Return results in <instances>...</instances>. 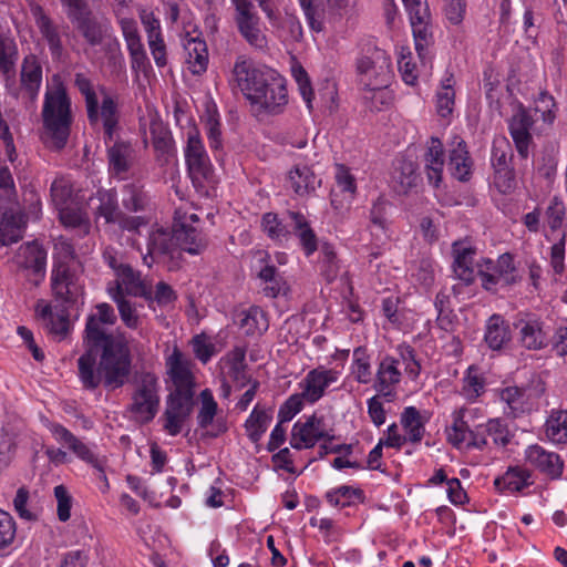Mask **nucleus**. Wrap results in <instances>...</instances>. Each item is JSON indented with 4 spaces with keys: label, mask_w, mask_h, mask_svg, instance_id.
I'll list each match as a JSON object with an SVG mask.
<instances>
[{
    "label": "nucleus",
    "mask_w": 567,
    "mask_h": 567,
    "mask_svg": "<svg viewBox=\"0 0 567 567\" xmlns=\"http://www.w3.org/2000/svg\"><path fill=\"white\" fill-rule=\"evenodd\" d=\"M239 327L246 336H261L268 330L269 322L265 311L257 306L243 310L239 315Z\"/></svg>",
    "instance_id": "obj_38"
},
{
    "label": "nucleus",
    "mask_w": 567,
    "mask_h": 567,
    "mask_svg": "<svg viewBox=\"0 0 567 567\" xmlns=\"http://www.w3.org/2000/svg\"><path fill=\"white\" fill-rule=\"evenodd\" d=\"M327 502L334 507L352 506L355 503H364L365 494L359 487L342 485L326 493Z\"/></svg>",
    "instance_id": "obj_41"
},
{
    "label": "nucleus",
    "mask_w": 567,
    "mask_h": 567,
    "mask_svg": "<svg viewBox=\"0 0 567 567\" xmlns=\"http://www.w3.org/2000/svg\"><path fill=\"white\" fill-rule=\"evenodd\" d=\"M177 254L176 237L174 228L172 230L158 227L150 233L147 240V254L143 256V261L148 267L162 257L174 258Z\"/></svg>",
    "instance_id": "obj_22"
},
{
    "label": "nucleus",
    "mask_w": 567,
    "mask_h": 567,
    "mask_svg": "<svg viewBox=\"0 0 567 567\" xmlns=\"http://www.w3.org/2000/svg\"><path fill=\"white\" fill-rule=\"evenodd\" d=\"M351 373L358 383L369 384L372 381L371 358L365 347L353 350Z\"/></svg>",
    "instance_id": "obj_47"
},
{
    "label": "nucleus",
    "mask_w": 567,
    "mask_h": 567,
    "mask_svg": "<svg viewBox=\"0 0 567 567\" xmlns=\"http://www.w3.org/2000/svg\"><path fill=\"white\" fill-rule=\"evenodd\" d=\"M194 388H174L168 394L163 414L164 430L172 436L182 432L184 422L190 416L195 405Z\"/></svg>",
    "instance_id": "obj_11"
},
{
    "label": "nucleus",
    "mask_w": 567,
    "mask_h": 567,
    "mask_svg": "<svg viewBox=\"0 0 567 567\" xmlns=\"http://www.w3.org/2000/svg\"><path fill=\"white\" fill-rule=\"evenodd\" d=\"M546 436L554 443H567V411L553 413L545 424Z\"/></svg>",
    "instance_id": "obj_52"
},
{
    "label": "nucleus",
    "mask_w": 567,
    "mask_h": 567,
    "mask_svg": "<svg viewBox=\"0 0 567 567\" xmlns=\"http://www.w3.org/2000/svg\"><path fill=\"white\" fill-rule=\"evenodd\" d=\"M339 379V372L333 369H327L323 365L308 371L306 377L299 382L302 396L307 403L315 404L326 394V390Z\"/></svg>",
    "instance_id": "obj_17"
},
{
    "label": "nucleus",
    "mask_w": 567,
    "mask_h": 567,
    "mask_svg": "<svg viewBox=\"0 0 567 567\" xmlns=\"http://www.w3.org/2000/svg\"><path fill=\"white\" fill-rule=\"evenodd\" d=\"M519 329V342L527 350H542L547 347L548 338L544 331V321L535 315L522 318L515 324Z\"/></svg>",
    "instance_id": "obj_23"
},
{
    "label": "nucleus",
    "mask_w": 567,
    "mask_h": 567,
    "mask_svg": "<svg viewBox=\"0 0 567 567\" xmlns=\"http://www.w3.org/2000/svg\"><path fill=\"white\" fill-rule=\"evenodd\" d=\"M19 269L28 271V279L38 286L45 276L47 250L37 240L22 244L13 258Z\"/></svg>",
    "instance_id": "obj_15"
},
{
    "label": "nucleus",
    "mask_w": 567,
    "mask_h": 567,
    "mask_svg": "<svg viewBox=\"0 0 567 567\" xmlns=\"http://www.w3.org/2000/svg\"><path fill=\"white\" fill-rule=\"evenodd\" d=\"M22 233L16 217L4 215L0 220V247L18 243L23 236Z\"/></svg>",
    "instance_id": "obj_61"
},
{
    "label": "nucleus",
    "mask_w": 567,
    "mask_h": 567,
    "mask_svg": "<svg viewBox=\"0 0 567 567\" xmlns=\"http://www.w3.org/2000/svg\"><path fill=\"white\" fill-rule=\"evenodd\" d=\"M186 62L193 74L199 75L207 70L208 51L206 42L199 38H189L184 42Z\"/></svg>",
    "instance_id": "obj_37"
},
{
    "label": "nucleus",
    "mask_w": 567,
    "mask_h": 567,
    "mask_svg": "<svg viewBox=\"0 0 567 567\" xmlns=\"http://www.w3.org/2000/svg\"><path fill=\"white\" fill-rule=\"evenodd\" d=\"M414 37L415 50L420 58H424L427 48L433 43L432 27L430 20L411 23Z\"/></svg>",
    "instance_id": "obj_59"
},
{
    "label": "nucleus",
    "mask_w": 567,
    "mask_h": 567,
    "mask_svg": "<svg viewBox=\"0 0 567 567\" xmlns=\"http://www.w3.org/2000/svg\"><path fill=\"white\" fill-rule=\"evenodd\" d=\"M177 254L186 251L190 255H199L207 247V241L199 230L185 223H174Z\"/></svg>",
    "instance_id": "obj_30"
},
{
    "label": "nucleus",
    "mask_w": 567,
    "mask_h": 567,
    "mask_svg": "<svg viewBox=\"0 0 567 567\" xmlns=\"http://www.w3.org/2000/svg\"><path fill=\"white\" fill-rule=\"evenodd\" d=\"M391 58L374 43L364 44L354 61L355 82L360 90L386 87L392 78Z\"/></svg>",
    "instance_id": "obj_4"
},
{
    "label": "nucleus",
    "mask_w": 567,
    "mask_h": 567,
    "mask_svg": "<svg viewBox=\"0 0 567 567\" xmlns=\"http://www.w3.org/2000/svg\"><path fill=\"white\" fill-rule=\"evenodd\" d=\"M424 172L427 182L433 187H440L443 179V169L445 165L444 145L439 137L432 136L426 142V151L424 153Z\"/></svg>",
    "instance_id": "obj_24"
},
{
    "label": "nucleus",
    "mask_w": 567,
    "mask_h": 567,
    "mask_svg": "<svg viewBox=\"0 0 567 567\" xmlns=\"http://www.w3.org/2000/svg\"><path fill=\"white\" fill-rule=\"evenodd\" d=\"M109 174L120 181L126 179L135 163V150L133 145L123 140H117L113 145H107Z\"/></svg>",
    "instance_id": "obj_21"
},
{
    "label": "nucleus",
    "mask_w": 567,
    "mask_h": 567,
    "mask_svg": "<svg viewBox=\"0 0 567 567\" xmlns=\"http://www.w3.org/2000/svg\"><path fill=\"white\" fill-rule=\"evenodd\" d=\"M74 25L90 45L96 47L103 42L105 28L93 13Z\"/></svg>",
    "instance_id": "obj_49"
},
{
    "label": "nucleus",
    "mask_w": 567,
    "mask_h": 567,
    "mask_svg": "<svg viewBox=\"0 0 567 567\" xmlns=\"http://www.w3.org/2000/svg\"><path fill=\"white\" fill-rule=\"evenodd\" d=\"M416 169V164L413 161L404 157L396 158L393 164L391 183L398 194H406L416 186L419 181Z\"/></svg>",
    "instance_id": "obj_32"
},
{
    "label": "nucleus",
    "mask_w": 567,
    "mask_h": 567,
    "mask_svg": "<svg viewBox=\"0 0 567 567\" xmlns=\"http://www.w3.org/2000/svg\"><path fill=\"white\" fill-rule=\"evenodd\" d=\"M196 420L199 429L206 431V436L218 437L228 431L227 420L218 415V404L208 389L200 392Z\"/></svg>",
    "instance_id": "obj_19"
},
{
    "label": "nucleus",
    "mask_w": 567,
    "mask_h": 567,
    "mask_svg": "<svg viewBox=\"0 0 567 567\" xmlns=\"http://www.w3.org/2000/svg\"><path fill=\"white\" fill-rule=\"evenodd\" d=\"M288 184L293 193L300 197L309 196L321 185L318 177L308 165H297L288 174Z\"/></svg>",
    "instance_id": "obj_33"
},
{
    "label": "nucleus",
    "mask_w": 567,
    "mask_h": 567,
    "mask_svg": "<svg viewBox=\"0 0 567 567\" xmlns=\"http://www.w3.org/2000/svg\"><path fill=\"white\" fill-rule=\"evenodd\" d=\"M402 380V372L399 369V359L384 354L379 359L373 389L379 395L385 398L389 402L396 395V386Z\"/></svg>",
    "instance_id": "obj_18"
},
{
    "label": "nucleus",
    "mask_w": 567,
    "mask_h": 567,
    "mask_svg": "<svg viewBox=\"0 0 567 567\" xmlns=\"http://www.w3.org/2000/svg\"><path fill=\"white\" fill-rule=\"evenodd\" d=\"M247 102L258 114L277 115L282 113L288 104L286 79L276 70L270 69L260 89Z\"/></svg>",
    "instance_id": "obj_6"
},
{
    "label": "nucleus",
    "mask_w": 567,
    "mask_h": 567,
    "mask_svg": "<svg viewBox=\"0 0 567 567\" xmlns=\"http://www.w3.org/2000/svg\"><path fill=\"white\" fill-rule=\"evenodd\" d=\"M184 154L193 185L196 188H204L212 184L214 182V167L196 127H192L187 132V144Z\"/></svg>",
    "instance_id": "obj_8"
},
{
    "label": "nucleus",
    "mask_w": 567,
    "mask_h": 567,
    "mask_svg": "<svg viewBox=\"0 0 567 567\" xmlns=\"http://www.w3.org/2000/svg\"><path fill=\"white\" fill-rule=\"evenodd\" d=\"M485 391V380L478 375L473 367L468 368L463 379L462 394L470 401L476 400Z\"/></svg>",
    "instance_id": "obj_60"
},
{
    "label": "nucleus",
    "mask_w": 567,
    "mask_h": 567,
    "mask_svg": "<svg viewBox=\"0 0 567 567\" xmlns=\"http://www.w3.org/2000/svg\"><path fill=\"white\" fill-rule=\"evenodd\" d=\"M271 420L272 416L269 412L261 410L256 405L244 425L248 439L252 443L257 444L266 433Z\"/></svg>",
    "instance_id": "obj_43"
},
{
    "label": "nucleus",
    "mask_w": 567,
    "mask_h": 567,
    "mask_svg": "<svg viewBox=\"0 0 567 567\" xmlns=\"http://www.w3.org/2000/svg\"><path fill=\"white\" fill-rule=\"evenodd\" d=\"M484 433L492 437L493 442L497 446H507L513 437L508 425L499 417L489 419L484 424Z\"/></svg>",
    "instance_id": "obj_55"
},
{
    "label": "nucleus",
    "mask_w": 567,
    "mask_h": 567,
    "mask_svg": "<svg viewBox=\"0 0 567 567\" xmlns=\"http://www.w3.org/2000/svg\"><path fill=\"white\" fill-rule=\"evenodd\" d=\"M332 441L334 435L324 427V419L316 413L306 417L305 422H296L292 426L290 445L295 450L311 449L318 441Z\"/></svg>",
    "instance_id": "obj_14"
},
{
    "label": "nucleus",
    "mask_w": 567,
    "mask_h": 567,
    "mask_svg": "<svg viewBox=\"0 0 567 567\" xmlns=\"http://www.w3.org/2000/svg\"><path fill=\"white\" fill-rule=\"evenodd\" d=\"M305 402L306 400L300 396V393L291 394L278 411L279 423L291 421L303 409Z\"/></svg>",
    "instance_id": "obj_64"
},
{
    "label": "nucleus",
    "mask_w": 567,
    "mask_h": 567,
    "mask_svg": "<svg viewBox=\"0 0 567 567\" xmlns=\"http://www.w3.org/2000/svg\"><path fill=\"white\" fill-rule=\"evenodd\" d=\"M159 391L161 384L155 373L141 371L135 374L127 410L136 421L147 424L155 419L161 405Z\"/></svg>",
    "instance_id": "obj_5"
},
{
    "label": "nucleus",
    "mask_w": 567,
    "mask_h": 567,
    "mask_svg": "<svg viewBox=\"0 0 567 567\" xmlns=\"http://www.w3.org/2000/svg\"><path fill=\"white\" fill-rule=\"evenodd\" d=\"M18 60V47L12 37L0 32V72L4 75L14 72Z\"/></svg>",
    "instance_id": "obj_50"
},
{
    "label": "nucleus",
    "mask_w": 567,
    "mask_h": 567,
    "mask_svg": "<svg viewBox=\"0 0 567 567\" xmlns=\"http://www.w3.org/2000/svg\"><path fill=\"white\" fill-rule=\"evenodd\" d=\"M31 12L41 35L48 44L60 35L58 27L53 23L41 6H33L31 8Z\"/></svg>",
    "instance_id": "obj_56"
},
{
    "label": "nucleus",
    "mask_w": 567,
    "mask_h": 567,
    "mask_svg": "<svg viewBox=\"0 0 567 567\" xmlns=\"http://www.w3.org/2000/svg\"><path fill=\"white\" fill-rule=\"evenodd\" d=\"M486 264V270L480 269L477 274L483 288L488 291H495L497 286L515 285L520 280L514 257L509 252L501 255L496 262L488 260Z\"/></svg>",
    "instance_id": "obj_12"
},
{
    "label": "nucleus",
    "mask_w": 567,
    "mask_h": 567,
    "mask_svg": "<svg viewBox=\"0 0 567 567\" xmlns=\"http://www.w3.org/2000/svg\"><path fill=\"white\" fill-rule=\"evenodd\" d=\"M102 104L99 106V117L103 122L104 142L113 141L114 134L120 124L118 95L110 94L104 86L100 87Z\"/></svg>",
    "instance_id": "obj_28"
},
{
    "label": "nucleus",
    "mask_w": 567,
    "mask_h": 567,
    "mask_svg": "<svg viewBox=\"0 0 567 567\" xmlns=\"http://www.w3.org/2000/svg\"><path fill=\"white\" fill-rule=\"evenodd\" d=\"M150 280L142 277L141 271L135 270L130 264L117 274L115 287L123 289V296L136 298L150 297Z\"/></svg>",
    "instance_id": "obj_31"
},
{
    "label": "nucleus",
    "mask_w": 567,
    "mask_h": 567,
    "mask_svg": "<svg viewBox=\"0 0 567 567\" xmlns=\"http://www.w3.org/2000/svg\"><path fill=\"white\" fill-rule=\"evenodd\" d=\"M545 383L538 378L524 386H506L501 390L499 399L505 403L504 413L512 419L529 414L538 406L540 396L545 393Z\"/></svg>",
    "instance_id": "obj_7"
},
{
    "label": "nucleus",
    "mask_w": 567,
    "mask_h": 567,
    "mask_svg": "<svg viewBox=\"0 0 567 567\" xmlns=\"http://www.w3.org/2000/svg\"><path fill=\"white\" fill-rule=\"evenodd\" d=\"M465 411L463 409L456 410L452 414V424L446 429L449 442L456 449H461L467 441L472 430L464 420Z\"/></svg>",
    "instance_id": "obj_51"
},
{
    "label": "nucleus",
    "mask_w": 567,
    "mask_h": 567,
    "mask_svg": "<svg viewBox=\"0 0 567 567\" xmlns=\"http://www.w3.org/2000/svg\"><path fill=\"white\" fill-rule=\"evenodd\" d=\"M47 427L55 441L70 450L78 458L90 464L100 472L104 471V463L100 460L97 454L90 447V445L75 436L70 430L55 422H49Z\"/></svg>",
    "instance_id": "obj_16"
},
{
    "label": "nucleus",
    "mask_w": 567,
    "mask_h": 567,
    "mask_svg": "<svg viewBox=\"0 0 567 567\" xmlns=\"http://www.w3.org/2000/svg\"><path fill=\"white\" fill-rule=\"evenodd\" d=\"M190 364V360L177 347H174L172 353L166 358L167 374L174 388H195Z\"/></svg>",
    "instance_id": "obj_27"
},
{
    "label": "nucleus",
    "mask_w": 567,
    "mask_h": 567,
    "mask_svg": "<svg viewBox=\"0 0 567 567\" xmlns=\"http://www.w3.org/2000/svg\"><path fill=\"white\" fill-rule=\"evenodd\" d=\"M235 13L234 21L243 39L255 50L265 51L268 38L261 29V19L252 0H230Z\"/></svg>",
    "instance_id": "obj_9"
},
{
    "label": "nucleus",
    "mask_w": 567,
    "mask_h": 567,
    "mask_svg": "<svg viewBox=\"0 0 567 567\" xmlns=\"http://www.w3.org/2000/svg\"><path fill=\"white\" fill-rule=\"evenodd\" d=\"M41 116L51 146L58 151L62 150L71 133L73 114L71 97L59 75H54L52 85L47 87Z\"/></svg>",
    "instance_id": "obj_3"
},
{
    "label": "nucleus",
    "mask_w": 567,
    "mask_h": 567,
    "mask_svg": "<svg viewBox=\"0 0 567 567\" xmlns=\"http://www.w3.org/2000/svg\"><path fill=\"white\" fill-rule=\"evenodd\" d=\"M455 106L454 76L452 73L445 74L435 93V111L436 114L450 124Z\"/></svg>",
    "instance_id": "obj_36"
},
{
    "label": "nucleus",
    "mask_w": 567,
    "mask_h": 567,
    "mask_svg": "<svg viewBox=\"0 0 567 567\" xmlns=\"http://www.w3.org/2000/svg\"><path fill=\"white\" fill-rule=\"evenodd\" d=\"M534 124V117L523 105H519L513 116L508 120L509 135L518 155L523 159H526L529 156V147L533 144V135L530 131Z\"/></svg>",
    "instance_id": "obj_20"
},
{
    "label": "nucleus",
    "mask_w": 567,
    "mask_h": 567,
    "mask_svg": "<svg viewBox=\"0 0 567 567\" xmlns=\"http://www.w3.org/2000/svg\"><path fill=\"white\" fill-rule=\"evenodd\" d=\"M396 352L399 354V362L402 361L404 364V370L408 377L412 381L417 380L421 374L422 367L420 360L417 359L415 349L412 346L403 342L396 347Z\"/></svg>",
    "instance_id": "obj_53"
},
{
    "label": "nucleus",
    "mask_w": 567,
    "mask_h": 567,
    "mask_svg": "<svg viewBox=\"0 0 567 567\" xmlns=\"http://www.w3.org/2000/svg\"><path fill=\"white\" fill-rule=\"evenodd\" d=\"M96 313L89 316L85 337L91 343L78 359V377L89 391L103 385L107 391L123 388L132 371V352L125 334L109 333L101 324H114L116 315L111 305H96Z\"/></svg>",
    "instance_id": "obj_1"
},
{
    "label": "nucleus",
    "mask_w": 567,
    "mask_h": 567,
    "mask_svg": "<svg viewBox=\"0 0 567 567\" xmlns=\"http://www.w3.org/2000/svg\"><path fill=\"white\" fill-rule=\"evenodd\" d=\"M150 196L140 183H127L122 189V205L125 209L138 213L148 207Z\"/></svg>",
    "instance_id": "obj_40"
},
{
    "label": "nucleus",
    "mask_w": 567,
    "mask_h": 567,
    "mask_svg": "<svg viewBox=\"0 0 567 567\" xmlns=\"http://www.w3.org/2000/svg\"><path fill=\"white\" fill-rule=\"evenodd\" d=\"M525 464L538 472L549 481H558L563 477L565 461L554 452L539 444L528 445L524 451Z\"/></svg>",
    "instance_id": "obj_13"
},
{
    "label": "nucleus",
    "mask_w": 567,
    "mask_h": 567,
    "mask_svg": "<svg viewBox=\"0 0 567 567\" xmlns=\"http://www.w3.org/2000/svg\"><path fill=\"white\" fill-rule=\"evenodd\" d=\"M271 68L257 65L251 59L239 55L228 78L229 87L234 93L240 92L246 101L260 89L265 76Z\"/></svg>",
    "instance_id": "obj_10"
},
{
    "label": "nucleus",
    "mask_w": 567,
    "mask_h": 567,
    "mask_svg": "<svg viewBox=\"0 0 567 567\" xmlns=\"http://www.w3.org/2000/svg\"><path fill=\"white\" fill-rule=\"evenodd\" d=\"M546 221L548 227L556 231L563 228L566 219V207L563 200L558 197L551 198L545 212Z\"/></svg>",
    "instance_id": "obj_62"
},
{
    "label": "nucleus",
    "mask_w": 567,
    "mask_h": 567,
    "mask_svg": "<svg viewBox=\"0 0 567 567\" xmlns=\"http://www.w3.org/2000/svg\"><path fill=\"white\" fill-rule=\"evenodd\" d=\"M305 19L313 32H321L324 29L326 4L322 0H298Z\"/></svg>",
    "instance_id": "obj_45"
},
{
    "label": "nucleus",
    "mask_w": 567,
    "mask_h": 567,
    "mask_svg": "<svg viewBox=\"0 0 567 567\" xmlns=\"http://www.w3.org/2000/svg\"><path fill=\"white\" fill-rule=\"evenodd\" d=\"M449 169L451 175L460 182H467L472 177L473 161L466 143L458 136L454 137L449 151Z\"/></svg>",
    "instance_id": "obj_25"
},
{
    "label": "nucleus",
    "mask_w": 567,
    "mask_h": 567,
    "mask_svg": "<svg viewBox=\"0 0 567 567\" xmlns=\"http://www.w3.org/2000/svg\"><path fill=\"white\" fill-rule=\"evenodd\" d=\"M20 83L22 90L31 100H35L42 83V65L35 54H28L23 58L20 71Z\"/></svg>",
    "instance_id": "obj_29"
},
{
    "label": "nucleus",
    "mask_w": 567,
    "mask_h": 567,
    "mask_svg": "<svg viewBox=\"0 0 567 567\" xmlns=\"http://www.w3.org/2000/svg\"><path fill=\"white\" fill-rule=\"evenodd\" d=\"M511 145L505 137L495 138L492 145L491 164L493 169L501 167H509L512 155Z\"/></svg>",
    "instance_id": "obj_63"
},
{
    "label": "nucleus",
    "mask_w": 567,
    "mask_h": 567,
    "mask_svg": "<svg viewBox=\"0 0 567 567\" xmlns=\"http://www.w3.org/2000/svg\"><path fill=\"white\" fill-rule=\"evenodd\" d=\"M97 195L100 200L96 209L97 215L103 217L107 224L113 223L121 213L116 193L114 190H100Z\"/></svg>",
    "instance_id": "obj_54"
},
{
    "label": "nucleus",
    "mask_w": 567,
    "mask_h": 567,
    "mask_svg": "<svg viewBox=\"0 0 567 567\" xmlns=\"http://www.w3.org/2000/svg\"><path fill=\"white\" fill-rule=\"evenodd\" d=\"M206 135L209 142V147L213 151H219L223 145L221 140V123L218 112L214 109H208L204 120Z\"/></svg>",
    "instance_id": "obj_57"
},
{
    "label": "nucleus",
    "mask_w": 567,
    "mask_h": 567,
    "mask_svg": "<svg viewBox=\"0 0 567 567\" xmlns=\"http://www.w3.org/2000/svg\"><path fill=\"white\" fill-rule=\"evenodd\" d=\"M143 299L151 307L153 302H156L159 307H168L173 305L177 299L175 290L165 281H159L155 286L153 291L152 282H150V297H143Z\"/></svg>",
    "instance_id": "obj_58"
},
{
    "label": "nucleus",
    "mask_w": 567,
    "mask_h": 567,
    "mask_svg": "<svg viewBox=\"0 0 567 567\" xmlns=\"http://www.w3.org/2000/svg\"><path fill=\"white\" fill-rule=\"evenodd\" d=\"M51 288L56 305H37L38 316L45 322L50 334L63 339L70 331L69 307L76 303L82 295V286L79 282L76 272L65 262H56L52 269Z\"/></svg>",
    "instance_id": "obj_2"
},
{
    "label": "nucleus",
    "mask_w": 567,
    "mask_h": 567,
    "mask_svg": "<svg viewBox=\"0 0 567 567\" xmlns=\"http://www.w3.org/2000/svg\"><path fill=\"white\" fill-rule=\"evenodd\" d=\"M512 340L508 322L501 315L491 316L485 324L484 341L491 350H502Z\"/></svg>",
    "instance_id": "obj_34"
},
{
    "label": "nucleus",
    "mask_w": 567,
    "mask_h": 567,
    "mask_svg": "<svg viewBox=\"0 0 567 567\" xmlns=\"http://www.w3.org/2000/svg\"><path fill=\"white\" fill-rule=\"evenodd\" d=\"M401 425L405 432L406 442L420 443L425 433L424 422L415 406H406L401 413Z\"/></svg>",
    "instance_id": "obj_39"
},
{
    "label": "nucleus",
    "mask_w": 567,
    "mask_h": 567,
    "mask_svg": "<svg viewBox=\"0 0 567 567\" xmlns=\"http://www.w3.org/2000/svg\"><path fill=\"white\" fill-rule=\"evenodd\" d=\"M287 216L290 219L291 235L298 238L305 256H312L319 249V240L309 220L300 212L288 210Z\"/></svg>",
    "instance_id": "obj_26"
},
{
    "label": "nucleus",
    "mask_w": 567,
    "mask_h": 567,
    "mask_svg": "<svg viewBox=\"0 0 567 567\" xmlns=\"http://www.w3.org/2000/svg\"><path fill=\"white\" fill-rule=\"evenodd\" d=\"M532 484V472L523 466H509L502 476L494 481L497 491L508 493L522 492Z\"/></svg>",
    "instance_id": "obj_35"
},
{
    "label": "nucleus",
    "mask_w": 567,
    "mask_h": 567,
    "mask_svg": "<svg viewBox=\"0 0 567 567\" xmlns=\"http://www.w3.org/2000/svg\"><path fill=\"white\" fill-rule=\"evenodd\" d=\"M110 295L116 303L121 320L128 329H137L141 324V318L136 312L135 307L130 300L123 296V289L110 288Z\"/></svg>",
    "instance_id": "obj_46"
},
{
    "label": "nucleus",
    "mask_w": 567,
    "mask_h": 567,
    "mask_svg": "<svg viewBox=\"0 0 567 567\" xmlns=\"http://www.w3.org/2000/svg\"><path fill=\"white\" fill-rule=\"evenodd\" d=\"M320 249V259L319 267L320 274L323 278L331 282L333 281L340 271V261L334 250V247L330 243H322L319 247Z\"/></svg>",
    "instance_id": "obj_48"
},
{
    "label": "nucleus",
    "mask_w": 567,
    "mask_h": 567,
    "mask_svg": "<svg viewBox=\"0 0 567 567\" xmlns=\"http://www.w3.org/2000/svg\"><path fill=\"white\" fill-rule=\"evenodd\" d=\"M264 233L278 244L286 243L291 237V226L286 224L276 213H266L261 217Z\"/></svg>",
    "instance_id": "obj_42"
},
{
    "label": "nucleus",
    "mask_w": 567,
    "mask_h": 567,
    "mask_svg": "<svg viewBox=\"0 0 567 567\" xmlns=\"http://www.w3.org/2000/svg\"><path fill=\"white\" fill-rule=\"evenodd\" d=\"M74 84L84 97L87 118L90 123L97 122L99 100L91 80L86 78L83 73H76L74 78Z\"/></svg>",
    "instance_id": "obj_44"
}]
</instances>
